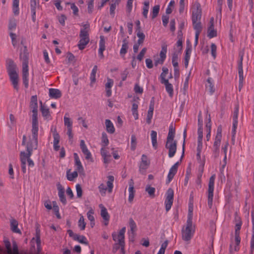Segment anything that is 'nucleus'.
Listing matches in <instances>:
<instances>
[{"label": "nucleus", "instance_id": "f257e3e1", "mask_svg": "<svg viewBox=\"0 0 254 254\" xmlns=\"http://www.w3.org/2000/svg\"><path fill=\"white\" fill-rule=\"evenodd\" d=\"M20 58L22 61V79L26 88L28 86V60L29 53L26 46H24L23 52L20 55Z\"/></svg>", "mask_w": 254, "mask_h": 254}, {"label": "nucleus", "instance_id": "f03ea898", "mask_svg": "<svg viewBox=\"0 0 254 254\" xmlns=\"http://www.w3.org/2000/svg\"><path fill=\"white\" fill-rule=\"evenodd\" d=\"M32 138L30 137L28 141L26 143L27 138L25 135L22 137V145H26L27 149H37L38 147V131L31 130Z\"/></svg>", "mask_w": 254, "mask_h": 254}, {"label": "nucleus", "instance_id": "7ed1b4c3", "mask_svg": "<svg viewBox=\"0 0 254 254\" xmlns=\"http://www.w3.org/2000/svg\"><path fill=\"white\" fill-rule=\"evenodd\" d=\"M195 231L194 227L192 225V221H187V224L182 230V238L185 241H190Z\"/></svg>", "mask_w": 254, "mask_h": 254}, {"label": "nucleus", "instance_id": "20e7f679", "mask_svg": "<svg viewBox=\"0 0 254 254\" xmlns=\"http://www.w3.org/2000/svg\"><path fill=\"white\" fill-rule=\"evenodd\" d=\"M102 142L104 144L102 145L103 147L101 149V154L104 159V163L105 164H108L111 161V155L108 154L107 151L104 148L109 144L108 136L105 132H103L102 134Z\"/></svg>", "mask_w": 254, "mask_h": 254}, {"label": "nucleus", "instance_id": "39448f33", "mask_svg": "<svg viewBox=\"0 0 254 254\" xmlns=\"http://www.w3.org/2000/svg\"><path fill=\"white\" fill-rule=\"evenodd\" d=\"M114 181V177L113 176H109L108 177V181L107 182V187H106L103 183L99 185L98 189L102 196L105 195L106 190H108V192L110 193L112 192Z\"/></svg>", "mask_w": 254, "mask_h": 254}, {"label": "nucleus", "instance_id": "423d86ee", "mask_svg": "<svg viewBox=\"0 0 254 254\" xmlns=\"http://www.w3.org/2000/svg\"><path fill=\"white\" fill-rule=\"evenodd\" d=\"M215 179V175L214 174L210 177L209 181L208 190V205L209 208H211L212 206Z\"/></svg>", "mask_w": 254, "mask_h": 254}, {"label": "nucleus", "instance_id": "0eeeda50", "mask_svg": "<svg viewBox=\"0 0 254 254\" xmlns=\"http://www.w3.org/2000/svg\"><path fill=\"white\" fill-rule=\"evenodd\" d=\"M177 145L176 140L167 139L165 147L169 150L168 156L170 158H172L175 155L177 150Z\"/></svg>", "mask_w": 254, "mask_h": 254}, {"label": "nucleus", "instance_id": "6e6552de", "mask_svg": "<svg viewBox=\"0 0 254 254\" xmlns=\"http://www.w3.org/2000/svg\"><path fill=\"white\" fill-rule=\"evenodd\" d=\"M194 5L196 8L192 12V22L200 21L201 18L202 10L200 3L196 2Z\"/></svg>", "mask_w": 254, "mask_h": 254}, {"label": "nucleus", "instance_id": "1a4fd4ad", "mask_svg": "<svg viewBox=\"0 0 254 254\" xmlns=\"http://www.w3.org/2000/svg\"><path fill=\"white\" fill-rule=\"evenodd\" d=\"M174 191L170 188L167 191V196L165 199V208L168 211L171 208L173 202Z\"/></svg>", "mask_w": 254, "mask_h": 254}, {"label": "nucleus", "instance_id": "9d476101", "mask_svg": "<svg viewBox=\"0 0 254 254\" xmlns=\"http://www.w3.org/2000/svg\"><path fill=\"white\" fill-rule=\"evenodd\" d=\"M80 147L81 149L82 153L85 156V159L87 160H90L91 162H93V159L90 152L87 148L86 145L85 144V142L83 140H81L80 142Z\"/></svg>", "mask_w": 254, "mask_h": 254}, {"label": "nucleus", "instance_id": "9b49d317", "mask_svg": "<svg viewBox=\"0 0 254 254\" xmlns=\"http://www.w3.org/2000/svg\"><path fill=\"white\" fill-rule=\"evenodd\" d=\"M222 137L215 136V141L213 144V152L215 158H217L219 156V147L221 142Z\"/></svg>", "mask_w": 254, "mask_h": 254}, {"label": "nucleus", "instance_id": "f8f14e48", "mask_svg": "<svg viewBox=\"0 0 254 254\" xmlns=\"http://www.w3.org/2000/svg\"><path fill=\"white\" fill-rule=\"evenodd\" d=\"M83 28L81 29L79 37L80 38H84L86 40H90L89 31L90 30V25L89 23H86L83 25Z\"/></svg>", "mask_w": 254, "mask_h": 254}, {"label": "nucleus", "instance_id": "ddd939ff", "mask_svg": "<svg viewBox=\"0 0 254 254\" xmlns=\"http://www.w3.org/2000/svg\"><path fill=\"white\" fill-rule=\"evenodd\" d=\"M10 81L13 86L14 88L18 91V75L17 72H12L8 73Z\"/></svg>", "mask_w": 254, "mask_h": 254}, {"label": "nucleus", "instance_id": "4468645a", "mask_svg": "<svg viewBox=\"0 0 254 254\" xmlns=\"http://www.w3.org/2000/svg\"><path fill=\"white\" fill-rule=\"evenodd\" d=\"M126 231V227H123L122 228V229L120 231L119 234L118 235V242L119 245L121 247V250L122 251H124V247H125V233Z\"/></svg>", "mask_w": 254, "mask_h": 254}, {"label": "nucleus", "instance_id": "2eb2a0df", "mask_svg": "<svg viewBox=\"0 0 254 254\" xmlns=\"http://www.w3.org/2000/svg\"><path fill=\"white\" fill-rule=\"evenodd\" d=\"M57 188L58 190V195L60 201L64 204L66 203V200L64 195V190L60 183L57 184Z\"/></svg>", "mask_w": 254, "mask_h": 254}, {"label": "nucleus", "instance_id": "dca6fc26", "mask_svg": "<svg viewBox=\"0 0 254 254\" xmlns=\"http://www.w3.org/2000/svg\"><path fill=\"white\" fill-rule=\"evenodd\" d=\"M179 164V162H177L170 168L167 177L169 182H171L176 174Z\"/></svg>", "mask_w": 254, "mask_h": 254}, {"label": "nucleus", "instance_id": "f3484780", "mask_svg": "<svg viewBox=\"0 0 254 254\" xmlns=\"http://www.w3.org/2000/svg\"><path fill=\"white\" fill-rule=\"evenodd\" d=\"M38 110H32V128L31 130L38 131Z\"/></svg>", "mask_w": 254, "mask_h": 254}, {"label": "nucleus", "instance_id": "a211bd4d", "mask_svg": "<svg viewBox=\"0 0 254 254\" xmlns=\"http://www.w3.org/2000/svg\"><path fill=\"white\" fill-rule=\"evenodd\" d=\"M128 191V201L131 203L133 201L135 194V190H134V182L132 179H130L129 182Z\"/></svg>", "mask_w": 254, "mask_h": 254}, {"label": "nucleus", "instance_id": "6ab92c4d", "mask_svg": "<svg viewBox=\"0 0 254 254\" xmlns=\"http://www.w3.org/2000/svg\"><path fill=\"white\" fill-rule=\"evenodd\" d=\"M99 206L101 208V215L105 221V225H107L110 218V216L108 213L107 210L102 204H100Z\"/></svg>", "mask_w": 254, "mask_h": 254}, {"label": "nucleus", "instance_id": "aec40b11", "mask_svg": "<svg viewBox=\"0 0 254 254\" xmlns=\"http://www.w3.org/2000/svg\"><path fill=\"white\" fill-rule=\"evenodd\" d=\"M6 63L8 73L16 71V65L14 64V62L12 60H7Z\"/></svg>", "mask_w": 254, "mask_h": 254}, {"label": "nucleus", "instance_id": "412c9836", "mask_svg": "<svg viewBox=\"0 0 254 254\" xmlns=\"http://www.w3.org/2000/svg\"><path fill=\"white\" fill-rule=\"evenodd\" d=\"M105 50V40L103 36H100L99 54L101 58L104 57L103 51Z\"/></svg>", "mask_w": 254, "mask_h": 254}, {"label": "nucleus", "instance_id": "4be33fe9", "mask_svg": "<svg viewBox=\"0 0 254 254\" xmlns=\"http://www.w3.org/2000/svg\"><path fill=\"white\" fill-rule=\"evenodd\" d=\"M49 96L52 98L58 99L62 96V93L59 89L50 88L49 89Z\"/></svg>", "mask_w": 254, "mask_h": 254}, {"label": "nucleus", "instance_id": "5701e85b", "mask_svg": "<svg viewBox=\"0 0 254 254\" xmlns=\"http://www.w3.org/2000/svg\"><path fill=\"white\" fill-rule=\"evenodd\" d=\"M234 222L235 224V231H240L242 225V221L237 212H235V213Z\"/></svg>", "mask_w": 254, "mask_h": 254}, {"label": "nucleus", "instance_id": "b1692460", "mask_svg": "<svg viewBox=\"0 0 254 254\" xmlns=\"http://www.w3.org/2000/svg\"><path fill=\"white\" fill-rule=\"evenodd\" d=\"M36 242L37 244V249L38 252L41 251V240H40V230L38 226L36 229L35 234Z\"/></svg>", "mask_w": 254, "mask_h": 254}, {"label": "nucleus", "instance_id": "393cba45", "mask_svg": "<svg viewBox=\"0 0 254 254\" xmlns=\"http://www.w3.org/2000/svg\"><path fill=\"white\" fill-rule=\"evenodd\" d=\"M129 225L130 227V232L132 235V238H134L135 235V231L137 229V226L135 222L132 218L129 219Z\"/></svg>", "mask_w": 254, "mask_h": 254}, {"label": "nucleus", "instance_id": "a878e982", "mask_svg": "<svg viewBox=\"0 0 254 254\" xmlns=\"http://www.w3.org/2000/svg\"><path fill=\"white\" fill-rule=\"evenodd\" d=\"M205 127H206V132H207V134H206V140H207V141H209V140L210 138L211 129V117H210V114L208 115V122L206 123V124Z\"/></svg>", "mask_w": 254, "mask_h": 254}, {"label": "nucleus", "instance_id": "bb28decb", "mask_svg": "<svg viewBox=\"0 0 254 254\" xmlns=\"http://www.w3.org/2000/svg\"><path fill=\"white\" fill-rule=\"evenodd\" d=\"M161 82L165 84L167 92L169 93L170 97H172L173 95V88L172 85L169 83V80H164L161 81Z\"/></svg>", "mask_w": 254, "mask_h": 254}, {"label": "nucleus", "instance_id": "cd10ccee", "mask_svg": "<svg viewBox=\"0 0 254 254\" xmlns=\"http://www.w3.org/2000/svg\"><path fill=\"white\" fill-rule=\"evenodd\" d=\"M150 162L147 159L146 155L143 154L141 157V163L140 165L139 168L141 169H146L149 165Z\"/></svg>", "mask_w": 254, "mask_h": 254}, {"label": "nucleus", "instance_id": "c85d7f7f", "mask_svg": "<svg viewBox=\"0 0 254 254\" xmlns=\"http://www.w3.org/2000/svg\"><path fill=\"white\" fill-rule=\"evenodd\" d=\"M33 150V149H26L27 152L23 151H21L20 153V159H24L26 161L27 158H30V157L32 154Z\"/></svg>", "mask_w": 254, "mask_h": 254}, {"label": "nucleus", "instance_id": "c756f323", "mask_svg": "<svg viewBox=\"0 0 254 254\" xmlns=\"http://www.w3.org/2000/svg\"><path fill=\"white\" fill-rule=\"evenodd\" d=\"M105 124L107 132L111 134L114 133L115 129L111 121L107 119L105 120Z\"/></svg>", "mask_w": 254, "mask_h": 254}, {"label": "nucleus", "instance_id": "7c9ffc66", "mask_svg": "<svg viewBox=\"0 0 254 254\" xmlns=\"http://www.w3.org/2000/svg\"><path fill=\"white\" fill-rule=\"evenodd\" d=\"M10 227L12 232L18 234H21L20 230L18 228V222L15 219H12L10 221Z\"/></svg>", "mask_w": 254, "mask_h": 254}, {"label": "nucleus", "instance_id": "2f4dec72", "mask_svg": "<svg viewBox=\"0 0 254 254\" xmlns=\"http://www.w3.org/2000/svg\"><path fill=\"white\" fill-rule=\"evenodd\" d=\"M128 43L126 39L123 40V44L120 52L122 56H124L127 53L128 48Z\"/></svg>", "mask_w": 254, "mask_h": 254}, {"label": "nucleus", "instance_id": "473e14b6", "mask_svg": "<svg viewBox=\"0 0 254 254\" xmlns=\"http://www.w3.org/2000/svg\"><path fill=\"white\" fill-rule=\"evenodd\" d=\"M192 23L193 28L195 31V33L200 34L202 30V25L201 21H195V22H192Z\"/></svg>", "mask_w": 254, "mask_h": 254}, {"label": "nucleus", "instance_id": "72a5a7b5", "mask_svg": "<svg viewBox=\"0 0 254 254\" xmlns=\"http://www.w3.org/2000/svg\"><path fill=\"white\" fill-rule=\"evenodd\" d=\"M73 156L75 160V164L77 166V170L78 171H83V168L79 160L78 154L76 153H74L73 154Z\"/></svg>", "mask_w": 254, "mask_h": 254}, {"label": "nucleus", "instance_id": "f704fd0d", "mask_svg": "<svg viewBox=\"0 0 254 254\" xmlns=\"http://www.w3.org/2000/svg\"><path fill=\"white\" fill-rule=\"evenodd\" d=\"M41 103V108L40 110L41 111L42 116L45 118L46 119H48L50 117V114L49 109L44 105H42V102Z\"/></svg>", "mask_w": 254, "mask_h": 254}, {"label": "nucleus", "instance_id": "c9c22d12", "mask_svg": "<svg viewBox=\"0 0 254 254\" xmlns=\"http://www.w3.org/2000/svg\"><path fill=\"white\" fill-rule=\"evenodd\" d=\"M157 132L154 130H152L151 132V138L152 144L153 148L156 149L157 148Z\"/></svg>", "mask_w": 254, "mask_h": 254}, {"label": "nucleus", "instance_id": "e433bc0d", "mask_svg": "<svg viewBox=\"0 0 254 254\" xmlns=\"http://www.w3.org/2000/svg\"><path fill=\"white\" fill-rule=\"evenodd\" d=\"M30 108L32 110H37V97L36 95L32 96L31 98Z\"/></svg>", "mask_w": 254, "mask_h": 254}, {"label": "nucleus", "instance_id": "4c0bfd02", "mask_svg": "<svg viewBox=\"0 0 254 254\" xmlns=\"http://www.w3.org/2000/svg\"><path fill=\"white\" fill-rule=\"evenodd\" d=\"M175 135V128L173 127L172 125L169 127V132L168 134L167 139L168 140H174Z\"/></svg>", "mask_w": 254, "mask_h": 254}, {"label": "nucleus", "instance_id": "58836bf2", "mask_svg": "<svg viewBox=\"0 0 254 254\" xmlns=\"http://www.w3.org/2000/svg\"><path fill=\"white\" fill-rule=\"evenodd\" d=\"M89 41L90 40H86L84 38H80L78 44V47L79 49L81 50H83L85 48L86 45L88 44Z\"/></svg>", "mask_w": 254, "mask_h": 254}, {"label": "nucleus", "instance_id": "ea45409f", "mask_svg": "<svg viewBox=\"0 0 254 254\" xmlns=\"http://www.w3.org/2000/svg\"><path fill=\"white\" fill-rule=\"evenodd\" d=\"M70 170H68L66 172L67 179L70 181H73L74 179L78 176V173L76 171L69 174Z\"/></svg>", "mask_w": 254, "mask_h": 254}, {"label": "nucleus", "instance_id": "a19ab883", "mask_svg": "<svg viewBox=\"0 0 254 254\" xmlns=\"http://www.w3.org/2000/svg\"><path fill=\"white\" fill-rule=\"evenodd\" d=\"M73 240L77 241L81 244H84L85 245L88 244V243L86 240V238L84 236H80L77 234L75 236V237Z\"/></svg>", "mask_w": 254, "mask_h": 254}, {"label": "nucleus", "instance_id": "79ce46f5", "mask_svg": "<svg viewBox=\"0 0 254 254\" xmlns=\"http://www.w3.org/2000/svg\"><path fill=\"white\" fill-rule=\"evenodd\" d=\"M19 0H13V12L14 15H17L19 14Z\"/></svg>", "mask_w": 254, "mask_h": 254}, {"label": "nucleus", "instance_id": "37998d69", "mask_svg": "<svg viewBox=\"0 0 254 254\" xmlns=\"http://www.w3.org/2000/svg\"><path fill=\"white\" fill-rule=\"evenodd\" d=\"M149 6V2L148 1H145L144 2V6L143 8V12L142 14L143 16L145 18H147V14L148 12Z\"/></svg>", "mask_w": 254, "mask_h": 254}, {"label": "nucleus", "instance_id": "c03bdc74", "mask_svg": "<svg viewBox=\"0 0 254 254\" xmlns=\"http://www.w3.org/2000/svg\"><path fill=\"white\" fill-rule=\"evenodd\" d=\"M145 191L147 192L151 197H154L155 191V189L154 188L151 187L149 185H147L145 188Z\"/></svg>", "mask_w": 254, "mask_h": 254}, {"label": "nucleus", "instance_id": "a18cd8bd", "mask_svg": "<svg viewBox=\"0 0 254 254\" xmlns=\"http://www.w3.org/2000/svg\"><path fill=\"white\" fill-rule=\"evenodd\" d=\"M138 105L136 103H133L132 106V114L134 117L135 120H137L138 118V114L137 112Z\"/></svg>", "mask_w": 254, "mask_h": 254}, {"label": "nucleus", "instance_id": "49530a36", "mask_svg": "<svg viewBox=\"0 0 254 254\" xmlns=\"http://www.w3.org/2000/svg\"><path fill=\"white\" fill-rule=\"evenodd\" d=\"M178 53L174 52L172 55V64L174 67H178Z\"/></svg>", "mask_w": 254, "mask_h": 254}, {"label": "nucleus", "instance_id": "de8ad7c7", "mask_svg": "<svg viewBox=\"0 0 254 254\" xmlns=\"http://www.w3.org/2000/svg\"><path fill=\"white\" fill-rule=\"evenodd\" d=\"M167 51V47L166 45H163L162 46V49L160 53V57L161 59H162L163 60H165L166 58V53Z\"/></svg>", "mask_w": 254, "mask_h": 254}, {"label": "nucleus", "instance_id": "09e8293b", "mask_svg": "<svg viewBox=\"0 0 254 254\" xmlns=\"http://www.w3.org/2000/svg\"><path fill=\"white\" fill-rule=\"evenodd\" d=\"M160 6L159 5H155L152 8V18H156L159 12Z\"/></svg>", "mask_w": 254, "mask_h": 254}, {"label": "nucleus", "instance_id": "8fccbe9b", "mask_svg": "<svg viewBox=\"0 0 254 254\" xmlns=\"http://www.w3.org/2000/svg\"><path fill=\"white\" fill-rule=\"evenodd\" d=\"M136 138L134 134L131 136V150L134 151L136 148Z\"/></svg>", "mask_w": 254, "mask_h": 254}, {"label": "nucleus", "instance_id": "3c124183", "mask_svg": "<svg viewBox=\"0 0 254 254\" xmlns=\"http://www.w3.org/2000/svg\"><path fill=\"white\" fill-rule=\"evenodd\" d=\"M86 226V223L84 222V219L82 215H81L78 221V226L81 230H84Z\"/></svg>", "mask_w": 254, "mask_h": 254}, {"label": "nucleus", "instance_id": "603ef678", "mask_svg": "<svg viewBox=\"0 0 254 254\" xmlns=\"http://www.w3.org/2000/svg\"><path fill=\"white\" fill-rule=\"evenodd\" d=\"M168 69L166 67H162V72L161 73L160 78L161 81L167 80V79L165 78L166 75L168 73Z\"/></svg>", "mask_w": 254, "mask_h": 254}, {"label": "nucleus", "instance_id": "864d4df0", "mask_svg": "<svg viewBox=\"0 0 254 254\" xmlns=\"http://www.w3.org/2000/svg\"><path fill=\"white\" fill-rule=\"evenodd\" d=\"M136 35L138 37L137 40L138 43L139 44H142L145 37L144 34L143 32H138L136 33Z\"/></svg>", "mask_w": 254, "mask_h": 254}, {"label": "nucleus", "instance_id": "5fc2aeb1", "mask_svg": "<svg viewBox=\"0 0 254 254\" xmlns=\"http://www.w3.org/2000/svg\"><path fill=\"white\" fill-rule=\"evenodd\" d=\"M53 137L54 144H59L60 140V136L59 134V133L57 132L56 129H55V130L53 133Z\"/></svg>", "mask_w": 254, "mask_h": 254}, {"label": "nucleus", "instance_id": "6e6d98bb", "mask_svg": "<svg viewBox=\"0 0 254 254\" xmlns=\"http://www.w3.org/2000/svg\"><path fill=\"white\" fill-rule=\"evenodd\" d=\"M252 216L253 223V234L251 241V247L252 248H254V214L253 212L252 213Z\"/></svg>", "mask_w": 254, "mask_h": 254}, {"label": "nucleus", "instance_id": "4d7b16f0", "mask_svg": "<svg viewBox=\"0 0 254 254\" xmlns=\"http://www.w3.org/2000/svg\"><path fill=\"white\" fill-rule=\"evenodd\" d=\"M239 113V105H237L235 106V110L233 113V121H238V116Z\"/></svg>", "mask_w": 254, "mask_h": 254}, {"label": "nucleus", "instance_id": "13d9d810", "mask_svg": "<svg viewBox=\"0 0 254 254\" xmlns=\"http://www.w3.org/2000/svg\"><path fill=\"white\" fill-rule=\"evenodd\" d=\"M112 3L110 5V13L111 15H114L115 14V10L116 9V6L118 5V4H116V3L114 2V0H112Z\"/></svg>", "mask_w": 254, "mask_h": 254}, {"label": "nucleus", "instance_id": "bf43d9fd", "mask_svg": "<svg viewBox=\"0 0 254 254\" xmlns=\"http://www.w3.org/2000/svg\"><path fill=\"white\" fill-rule=\"evenodd\" d=\"M94 0H89L88 2V12L89 13H92L93 9Z\"/></svg>", "mask_w": 254, "mask_h": 254}, {"label": "nucleus", "instance_id": "052dcab7", "mask_svg": "<svg viewBox=\"0 0 254 254\" xmlns=\"http://www.w3.org/2000/svg\"><path fill=\"white\" fill-rule=\"evenodd\" d=\"M240 231H235V237L236 245L239 246L240 243L241 238L240 237Z\"/></svg>", "mask_w": 254, "mask_h": 254}, {"label": "nucleus", "instance_id": "680f3d73", "mask_svg": "<svg viewBox=\"0 0 254 254\" xmlns=\"http://www.w3.org/2000/svg\"><path fill=\"white\" fill-rule=\"evenodd\" d=\"M216 46L215 44L212 43L211 45V55L214 58V59H215L216 57Z\"/></svg>", "mask_w": 254, "mask_h": 254}, {"label": "nucleus", "instance_id": "e2e57ef3", "mask_svg": "<svg viewBox=\"0 0 254 254\" xmlns=\"http://www.w3.org/2000/svg\"><path fill=\"white\" fill-rule=\"evenodd\" d=\"M192 211H193V207L189 206V213L188 215V221H192Z\"/></svg>", "mask_w": 254, "mask_h": 254}, {"label": "nucleus", "instance_id": "0e129e2a", "mask_svg": "<svg viewBox=\"0 0 254 254\" xmlns=\"http://www.w3.org/2000/svg\"><path fill=\"white\" fill-rule=\"evenodd\" d=\"M64 123L65 126L67 127V128L72 127V122L70 121V119L69 118L66 117H64Z\"/></svg>", "mask_w": 254, "mask_h": 254}, {"label": "nucleus", "instance_id": "69168bd1", "mask_svg": "<svg viewBox=\"0 0 254 254\" xmlns=\"http://www.w3.org/2000/svg\"><path fill=\"white\" fill-rule=\"evenodd\" d=\"M208 37L209 38H212L217 36V31L215 29L208 30Z\"/></svg>", "mask_w": 254, "mask_h": 254}, {"label": "nucleus", "instance_id": "338daca9", "mask_svg": "<svg viewBox=\"0 0 254 254\" xmlns=\"http://www.w3.org/2000/svg\"><path fill=\"white\" fill-rule=\"evenodd\" d=\"M76 190L77 197H81L82 195V188L79 184L76 185Z\"/></svg>", "mask_w": 254, "mask_h": 254}, {"label": "nucleus", "instance_id": "774afa93", "mask_svg": "<svg viewBox=\"0 0 254 254\" xmlns=\"http://www.w3.org/2000/svg\"><path fill=\"white\" fill-rule=\"evenodd\" d=\"M93 214H94V211L92 209L89 210L87 213L88 219H89V220L90 221H95L94 217L93 215Z\"/></svg>", "mask_w": 254, "mask_h": 254}]
</instances>
